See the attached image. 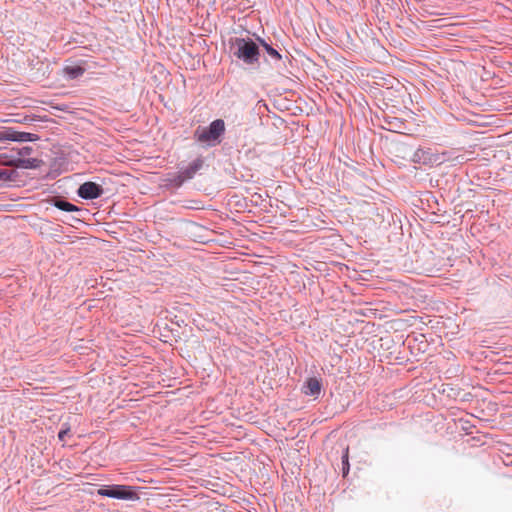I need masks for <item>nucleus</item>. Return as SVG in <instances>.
Here are the masks:
<instances>
[{
  "label": "nucleus",
  "mask_w": 512,
  "mask_h": 512,
  "mask_svg": "<svg viewBox=\"0 0 512 512\" xmlns=\"http://www.w3.org/2000/svg\"><path fill=\"white\" fill-rule=\"evenodd\" d=\"M230 53L246 64L259 63L261 60L264 62H278L282 58L276 48L260 37L255 39L236 37L232 39Z\"/></svg>",
  "instance_id": "f257e3e1"
},
{
  "label": "nucleus",
  "mask_w": 512,
  "mask_h": 512,
  "mask_svg": "<svg viewBox=\"0 0 512 512\" xmlns=\"http://www.w3.org/2000/svg\"><path fill=\"white\" fill-rule=\"evenodd\" d=\"M225 133V123L222 119H216L209 126H198L194 131V139L207 146H215L221 142Z\"/></svg>",
  "instance_id": "f03ea898"
},
{
  "label": "nucleus",
  "mask_w": 512,
  "mask_h": 512,
  "mask_svg": "<svg viewBox=\"0 0 512 512\" xmlns=\"http://www.w3.org/2000/svg\"><path fill=\"white\" fill-rule=\"evenodd\" d=\"M138 489L136 486L112 484L102 486L97 490V494L103 497L135 502L140 499Z\"/></svg>",
  "instance_id": "7ed1b4c3"
},
{
  "label": "nucleus",
  "mask_w": 512,
  "mask_h": 512,
  "mask_svg": "<svg viewBox=\"0 0 512 512\" xmlns=\"http://www.w3.org/2000/svg\"><path fill=\"white\" fill-rule=\"evenodd\" d=\"M204 160L202 157L194 159L187 167L179 170L174 178V183L177 186L182 185L185 181L192 179L194 175L203 167Z\"/></svg>",
  "instance_id": "20e7f679"
},
{
  "label": "nucleus",
  "mask_w": 512,
  "mask_h": 512,
  "mask_svg": "<svg viewBox=\"0 0 512 512\" xmlns=\"http://www.w3.org/2000/svg\"><path fill=\"white\" fill-rule=\"evenodd\" d=\"M103 193V187L92 181L84 182L79 186L77 190L78 196L85 200H93L99 198Z\"/></svg>",
  "instance_id": "39448f33"
},
{
  "label": "nucleus",
  "mask_w": 512,
  "mask_h": 512,
  "mask_svg": "<svg viewBox=\"0 0 512 512\" xmlns=\"http://www.w3.org/2000/svg\"><path fill=\"white\" fill-rule=\"evenodd\" d=\"M302 393L306 396L318 398L322 390V382L316 377H309L302 386Z\"/></svg>",
  "instance_id": "423d86ee"
},
{
  "label": "nucleus",
  "mask_w": 512,
  "mask_h": 512,
  "mask_svg": "<svg viewBox=\"0 0 512 512\" xmlns=\"http://www.w3.org/2000/svg\"><path fill=\"white\" fill-rule=\"evenodd\" d=\"M412 161L418 164L432 165L437 161V159L431 152V149L419 148L413 153Z\"/></svg>",
  "instance_id": "0eeeda50"
},
{
  "label": "nucleus",
  "mask_w": 512,
  "mask_h": 512,
  "mask_svg": "<svg viewBox=\"0 0 512 512\" xmlns=\"http://www.w3.org/2000/svg\"><path fill=\"white\" fill-rule=\"evenodd\" d=\"M3 138L11 141L27 142L35 141L37 139V135L8 129L5 132H3Z\"/></svg>",
  "instance_id": "6e6552de"
},
{
  "label": "nucleus",
  "mask_w": 512,
  "mask_h": 512,
  "mask_svg": "<svg viewBox=\"0 0 512 512\" xmlns=\"http://www.w3.org/2000/svg\"><path fill=\"white\" fill-rule=\"evenodd\" d=\"M6 165L15 166L18 168L32 169L38 166V160L35 158H14L4 162Z\"/></svg>",
  "instance_id": "1a4fd4ad"
},
{
  "label": "nucleus",
  "mask_w": 512,
  "mask_h": 512,
  "mask_svg": "<svg viewBox=\"0 0 512 512\" xmlns=\"http://www.w3.org/2000/svg\"><path fill=\"white\" fill-rule=\"evenodd\" d=\"M53 205L55 207H57L58 209L66 211V212H77V211L81 210L78 206H76L62 198H54Z\"/></svg>",
  "instance_id": "9d476101"
},
{
  "label": "nucleus",
  "mask_w": 512,
  "mask_h": 512,
  "mask_svg": "<svg viewBox=\"0 0 512 512\" xmlns=\"http://www.w3.org/2000/svg\"><path fill=\"white\" fill-rule=\"evenodd\" d=\"M63 72L69 79H76L84 73L83 66H65Z\"/></svg>",
  "instance_id": "9b49d317"
},
{
  "label": "nucleus",
  "mask_w": 512,
  "mask_h": 512,
  "mask_svg": "<svg viewBox=\"0 0 512 512\" xmlns=\"http://www.w3.org/2000/svg\"><path fill=\"white\" fill-rule=\"evenodd\" d=\"M350 465H349V448L346 447L344 453L342 455V474L343 476H347L349 473Z\"/></svg>",
  "instance_id": "f8f14e48"
},
{
  "label": "nucleus",
  "mask_w": 512,
  "mask_h": 512,
  "mask_svg": "<svg viewBox=\"0 0 512 512\" xmlns=\"http://www.w3.org/2000/svg\"><path fill=\"white\" fill-rule=\"evenodd\" d=\"M12 174H14V171H10L7 169H0V180H4V181L11 180Z\"/></svg>",
  "instance_id": "ddd939ff"
},
{
  "label": "nucleus",
  "mask_w": 512,
  "mask_h": 512,
  "mask_svg": "<svg viewBox=\"0 0 512 512\" xmlns=\"http://www.w3.org/2000/svg\"><path fill=\"white\" fill-rule=\"evenodd\" d=\"M70 435V428H62L58 433V438L60 441L64 442L66 437Z\"/></svg>",
  "instance_id": "4468645a"
},
{
  "label": "nucleus",
  "mask_w": 512,
  "mask_h": 512,
  "mask_svg": "<svg viewBox=\"0 0 512 512\" xmlns=\"http://www.w3.org/2000/svg\"><path fill=\"white\" fill-rule=\"evenodd\" d=\"M32 150H33L32 147L25 146L18 150V156L20 158H23L24 156H28L32 153Z\"/></svg>",
  "instance_id": "2eb2a0df"
},
{
  "label": "nucleus",
  "mask_w": 512,
  "mask_h": 512,
  "mask_svg": "<svg viewBox=\"0 0 512 512\" xmlns=\"http://www.w3.org/2000/svg\"><path fill=\"white\" fill-rule=\"evenodd\" d=\"M388 124H389L388 130L393 131V130H396L397 128H399L402 123L399 122L398 120H396L393 122H389Z\"/></svg>",
  "instance_id": "dca6fc26"
}]
</instances>
